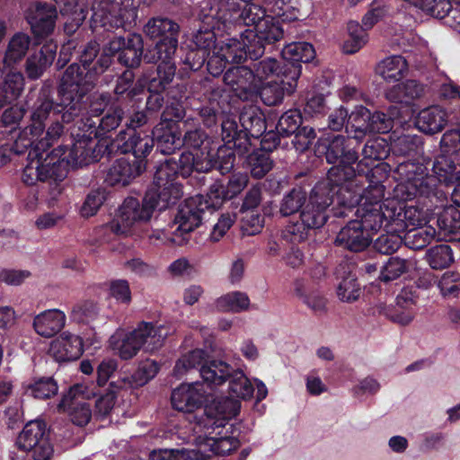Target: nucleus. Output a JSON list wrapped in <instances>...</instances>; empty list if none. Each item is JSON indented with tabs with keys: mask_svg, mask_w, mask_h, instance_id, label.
I'll list each match as a JSON object with an SVG mask.
<instances>
[{
	"mask_svg": "<svg viewBox=\"0 0 460 460\" xmlns=\"http://www.w3.org/2000/svg\"><path fill=\"white\" fill-rule=\"evenodd\" d=\"M88 25L93 39L88 41V87L95 76H101L111 66L117 54L118 62L135 69L145 61L146 49L138 33L118 36L115 31H127L136 22L137 6L135 0H95Z\"/></svg>",
	"mask_w": 460,
	"mask_h": 460,
	"instance_id": "obj_1",
	"label": "nucleus"
},
{
	"mask_svg": "<svg viewBox=\"0 0 460 460\" xmlns=\"http://www.w3.org/2000/svg\"><path fill=\"white\" fill-rule=\"evenodd\" d=\"M316 156L323 157L332 164L330 169H340L349 173L341 187L346 195L356 196V203L363 199H383L384 181L392 168L385 162L370 164L365 159H359V145L341 134H325L319 137L314 147Z\"/></svg>",
	"mask_w": 460,
	"mask_h": 460,
	"instance_id": "obj_2",
	"label": "nucleus"
},
{
	"mask_svg": "<svg viewBox=\"0 0 460 460\" xmlns=\"http://www.w3.org/2000/svg\"><path fill=\"white\" fill-rule=\"evenodd\" d=\"M346 171L328 169L326 178L316 182L299 213V219L289 222L282 230L281 237L287 243L298 244L304 243L311 233L321 229L328 221L329 208L333 203V193H340L341 204L351 206L356 203V196L346 195L341 187L346 181Z\"/></svg>",
	"mask_w": 460,
	"mask_h": 460,
	"instance_id": "obj_3",
	"label": "nucleus"
},
{
	"mask_svg": "<svg viewBox=\"0 0 460 460\" xmlns=\"http://www.w3.org/2000/svg\"><path fill=\"white\" fill-rule=\"evenodd\" d=\"M86 60L80 64L73 63L65 71L58 87L60 102L54 104L46 90L39 95L31 113V124L24 129H30V135L41 136L44 133L43 120L51 113H62V120L70 122L79 116L85 106L84 97L86 94Z\"/></svg>",
	"mask_w": 460,
	"mask_h": 460,
	"instance_id": "obj_4",
	"label": "nucleus"
},
{
	"mask_svg": "<svg viewBox=\"0 0 460 460\" xmlns=\"http://www.w3.org/2000/svg\"><path fill=\"white\" fill-rule=\"evenodd\" d=\"M224 181L217 180L208 188L206 195H195L184 200L179 206L177 214L174 217V223L178 225L177 228L170 234L164 231H152L147 234L150 240L170 241L172 244L182 246L190 240V234L201 225L203 215L206 210H217L222 205L229 200L225 195Z\"/></svg>",
	"mask_w": 460,
	"mask_h": 460,
	"instance_id": "obj_5",
	"label": "nucleus"
},
{
	"mask_svg": "<svg viewBox=\"0 0 460 460\" xmlns=\"http://www.w3.org/2000/svg\"><path fill=\"white\" fill-rule=\"evenodd\" d=\"M314 46L305 41L288 44L281 50V58H266L252 63V69L260 85L268 78H274L288 84V93H293L302 72V63L307 64L315 58Z\"/></svg>",
	"mask_w": 460,
	"mask_h": 460,
	"instance_id": "obj_6",
	"label": "nucleus"
},
{
	"mask_svg": "<svg viewBox=\"0 0 460 460\" xmlns=\"http://www.w3.org/2000/svg\"><path fill=\"white\" fill-rule=\"evenodd\" d=\"M179 191L175 188L164 193L153 183L147 189L142 202L134 197H128L119 207L112 222V230L117 234H132L136 227L146 224L155 210L164 211L175 205Z\"/></svg>",
	"mask_w": 460,
	"mask_h": 460,
	"instance_id": "obj_7",
	"label": "nucleus"
},
{
	"mask_svg": "<svg viewBox=\"0 0 460 460\" xmlns=\"http://www.w3.org/2000/svg\"><path fill=\"white\" fill-rule=\"evenodd\" d=\"M226 402L214 400L203 409V414L194 416L198 426L208 433L201 445L213 456L230 455L240 447L239 439L234 435V424L229 422Z\"/></svg>",
	"mask_w": 460,
	"mask_h": 460,
	"instance_id": "obj_8",
	"label": "nucleus"
},
{
	"mask_svg": "<svg viewBox=\"0 0 460 460\" xmlns=\"http://www.w3.org/2000/svg\"><path fill=\"white\" fill-rule=\"evenodd\" d=\"M206 153L185 150L180 155L178 161L174 158L166 159L157 167L153 183L161 192L169 193L172 188L178 190L179 193L175 198L176 204L183 194L182 184L177 181L179 176L185 179L193 172H208L213 170L212 162Z\"/></svg>",
	"mask_w": 460,
	"mask_h": 460,
	"instance_id": "obj_9",
	"label": "nucleus"
},
{
	"mask_svg": "<svg viewBox=\"0 0 460 460\" xmlns=\"http://www.w3.org/2000/svg\"><path fill=\"white\" fill-rule=\"evenodd\" d=\"M71 136L73 145L66 158L65 146H58L43 157L41 155L42 172L45 181L54 182L63 181L68 173L69 168L77 169L86 166V130L80 127H74Z\"/></svg>",
	"mask_w": 460,
	"mask_h": 460,
	"instance_id": "obj_10",
	"label": "nucleus"
},
{
	"mask_svg": "<svg viewBox=\"0 0 460 460\" xmlns=\"http://www.w3.org/2000/svg\"><path fill=\"white\" fill-rule=\"evenodd\" d=\"M273 8L276 17L267 15L265 9L259 4H248L240 6L233 4L223 16L224 23H233L240 28L253 26L252 31H256L257 25L266 21L269 29H271L270 24H280L279 18L283 22L297 19L298 10L286 4L284 0H276Z\"/></svg>",
	"mask_w": 460,
	"mask_h": 460,
	"instance_id": "obj_11",
	"label": "nucleus"
},
{
	"mask_svg": "<svg viewBox=\"0 0 460 460\" xmlns=\"http://www.w3.org/2000/svg\"><path fill=\"white\" fill-rule=\"evenodd\" d=\"M144 33L153 41L146 48V63L156 64L163 57H174L180 34L177 22L167 17H153L144 26Z\"/></svg>",
	"mask_w": 460,
	"mask_h": 460,
	"instance_id": "obj_12",
	"label": "nucleus"
},
{
	"mask_svg": "<svg viewBox=\"0 0 460 460\" xmlns=\"http://www.w3.org/2000/svg\"><path fill=\"white\" fill-rule=\"evenodd\" d=\"M149 342L146 349H155L162 346L163 338L152 323L142 322L135 330L125 332L117 331L110 338V346L121 359L134 358L140 349Z\"/></svg>",
	"mask_w": 460,
	"mask_h": 460,
	"instance_id": "obj_13",
	"label": "nucleus"
},
{
	"mask_svg": "<svg viewBox=\"0 0 460 460\" xmlns=\"http://www.w3.org/2000/svg\"><path fill=\"white\" fill-rule=\"evenodd\" d=\"M394 119L386 113L376 111L371 112L363 105L355 106L349 113L346 133L353 145L360 146L361 140L368 134H386L394 128Z\"/></svg>",
	"mask_w": 460,
	"mask_h": 460,
	"instance_id": "obj_14",
	"label": "nucleus"
},
{
	"mask_svg": "<svg viewBox=\"0 0 460 460\" xmlns=\"http://www.w3.org/2000/svg\"><path fill=\"white\" fill-rule=\"evenodd\" d=\"M202 373L205 383L211 388L228 382V393L232 397L248 400L253 395V385L244 373L224 360L211 362Z\"/></svg>",
	"mask_w": 460,
	"mask_h": 460,
	"instance_id": "obj_15",
	"label": "nucleus"
},
{
	"mask_svg": "<svg viewBox=\"0 0 460 460\" xmlns=\"http://www.w3.org/2000/svg\"><path fill=\"white\" fill-rule=\"evenodd\" d=\"M394 172L402 184H405L409 191L408 198L413 196L429 197L435 194V190L431 186L434 181L429 174V165L427 158L414 157L406 160H396Z\"/></svg>",
	"mask_w": 460,
	"mask_h": 460,
	"instance_id": "obj_16",
	"label": "nucleus"
},
{
	"mask_svg": "<svg viewBox=\"0 0 460 460\" xmlns=\"http://www.w3.org/2000/svg\"><path fill=\"white\" fill-rule=\"evenodd\" d=\"M18 447L31 454L34 460H49L53 447L49 441V432L45 422H28L17 438Z\"/></svg>",
	"mask_w": 460,
	"mask_h": 460,
	"instance_id": "obj_17",
	"label": "nucleus"
},
{
	"mask_svg": "<svg viewBox=\"0 0 460 460\" xmlns=\"http://www.w3.org/2000/svg\"><path fill=\"white\" fill-rule=\"evenodd\" d=\"M269 29L267 21L257 25L256 31L244 30L240 31L241 40L244 44L245 60L250 58L256 61L265 52V46L273 44L283 38L284 31L280 24H270Z\"/></svg>",
	"mask_w": 460,
	"mask_h": 460,
	"instance_id": "obj_18",
	"label": "nucleus"
},
{
	"mask_svg": "<svg viewBox=\"0 0 460 460\" xmlns=\"http://www.w3.org/2000/svg\"><path fill=\"white\" fill-rule=\"evenodd\" d=\"M223 81L229 86L234 94L242 101H250L258 95L259 80L253 69L247 66H236L228 68L223 75Z\"/></svg>",
	"mask_w": 460,
	"mask_h": 460,
	"instance_id": "obj_19",
	"label": "nucleus"
},
{
	"mask_svg": "<svg viewBox=\"0 0 460 460\" xmlns=\"http://www.w3.org/2000/svg\"><path fill=\"white\" fill-rule=\"evenodd\" d=\"M154 148L151 137L146 133L138 132L134 128L120 130L117 136V151L127 155L132 154V162L135 164H144V171L146 168V157Z\"/></svg>",
	"mask_w": 460,
	"mask_h": 460,
	"instance_id": "obj_20",
	"label": "nucleus"
},
{
	"mask_svg": "<svg viewBox=\"0 0 460 460\" xmlns=\"http://www.w3.org/2000/svg\"><path fill=\"white\" fill-rule=\"evenodd\" d=\"M58 411L66 413L78 427L86 425V385L75 384L63 395L57 406Z\"/></svg>",
	"mask_w": 460,
	"mask_h": 460,
	"instance_id": "obj_21",
	"label": "nucleus"
},
{
	"mask_svg": "<svg viewBox=\"0 0 460 460\" xmlns=\"http://www.w3.org/2000/svg\"><path fill=\"white\" fill-rule=\"evenodd\" d=\"M365 199L366 201L357 208L355 212L357 218L354 220L358 221L373 238L379 230L385 229L386 217H390V214H385V205L381 201L382 199Z\"/></svg>",
	"mask_w": 460,
	"mask_h": 460,
	"instance_id": "obj_22",
	"label": "nucleus"
},
{
	"mask_svg": "<svg viewBox=\"0 0 460 460\" xmlns=\"http://www.w3.org/2000/svg\"><path fill=\"white\" fill-rule=\"evenodd\" d=\"M373 242L358 221L349 219L337 233L333 243L336 247L358 253L366 251Z\"/></svg>",
	"mask_w": 460,
	"mask_h": 460,
	"instance_id": "obj_23",
	"label": "nucleus"
},
{
	"mask_svg": "<svg viewBox=\"0 0 460 460\" xmlns=\"http://www.w3.org/2000/svg\"><path fill=\"white\" fill-rule=\"evenodd\" d=\"M64 133V126L62 123L56 121L52 123L45 132L44 137L30 135V129H23L15 140V150L17 152H26L28 148L38 151L43 155L49 147H51Z\"/></svg>",
	"mask_w": 460,
	"mask_h": 460,
	"instance_id": "obj_24",
	"label": "nucleus"
},
{
	"mask_svg": "<svg viewBox=\"0 0 460 460\" xmlns=\"http://www.w3.org/2000/svg\"><path fill=\"white\" fill-rule=\"evenodd\" d=\"M117 151V139L110 136H102L96 129V121L88 119V165L90 164L109 162Z\"/></svg>",
	"mask_w": 460,
	"mask_h": 460,
	"instance_id": "obj_25",
	"label": "nucleus"
},
{
	"mask_svg": "<svg viewBox=\"0 0 460 460\" xmlns=\"http://www.w3.org/2000/svg\"><path fill=\"white\" fill-rule=\"evenodd\" d=\"M205 391L198 382L182 384L172 392L171 403L178 411L191 413L202 408Z\"/></svg>",
	"mask_w": 460,
	"mask_h": 460,
	"instance_id": "obj_26",
	"label": "nucleus"
},
{
	"mask_svg": "<svg viewBox=\"0 0 460 460\" xmlns=\"http://www.w3.org/2000/svg\"><path fill=\"white\" fill-rule=\"evenodd\" d=\"M57 10L51 4L37 3L28 7L25 19L36 37H45L55 27Z\"/></svg>",
	"mask_w": 460,
	"mask_h": 460,
	"instance_id": "obj_27",
	"label": "nucleus"
},
{
	"mask_svg": "<svg viewBox=\"0 0 460 460\" xmlns=\"http://www.w3.org/2000/svg\"><path fill=\"white\" fill-rule=\"evenodd\" d=\"M221 139L224 146L234 148L239 156L247 155L252 146L247 132L241 127V123L234 119H222Z\"/></svg>",
	"mask_w": 460,
	"mask_h": 460,
	"instance_id": "obj_28",
	"label": "nucleus"
},
{
	"mask_svg": "<svg viewBox=\"0 0 460 460\" xmlns=\"http://www.w3.org/2000/svg\"><path fill=\"white\" fill-rule=\"evenodd\" d=\"M417 289L404 288L396 296V305L393 308L385 310V315L394 323L402 325L409 324L415 314V306L418 300Z\"/></svg>",
	"mask_w": 460,
	"mask_h": 460,
	"instance_id": "obj_29",
	"label": "nucleus"
},
{
	"mask_svg": "<svg viewBox=\"0 0 460 460\" xmlns=\"http://www.w3.org/2000/svg\"><path fill=\"white\" fill-rule=\"evenodd\" d=\"M49 351L58 362L76 360L84 352L83 338L64 332L59 337L51 341Z\"/></svg>",
	"mask_w": 460,
	"mask_h": 460,
	"instance_id": "obj_30",
	"label": "nucleus"
},
{
	"mask_svg": "<svg viewBox=\"0 0 460 460\" xmlns=\"http://www.w3.org/2000/svg\"><path fill=\"white\" fill-rule=\"evenodd\" d=\"M144 164H135L127 158H119L106 172L104 182L109 186H126L144 172Z\"/></svg>",
	"mask_w": 460,
	"mask_h": 460,
	"instance_id": "obj_31",
	"label": "nucleus"
},
{
	"mask_svg": "<svg viewBox=\"0 0 460 460\" xmlns=\"http://www.w3.org/2000/svg\"><path fill=\"white\" fill-rule=\"evenodd\" d=\"M456 156L454 154L441 152L434 160L428 157L429 171L431 170L436 179L446 186L453 185L460 180Z\"/></svg>",
	"mask_w": 460,
	"mask_h": 460,
	"instance_id": "obj_32",
	"label": "nucleus"
},
{
	"mask_svg": "<svg viewBox=\"0 0 460 460\" xmlns=\"http://www.w3.org/2000/svg\"><path fill=\"white\" fill-rule=\"evenodd\" d=\"M229 94L223 87H216L210 92L208 102L201 105L199 115L207 128H212L222 118L224 108L228 104Z\"/></svg>",
	"mask_w": 460,
	"mask_h": 460,
	"instance_id": "obj_33",
	"label": "nucleus"
},
{
	"mask_svg": "<svg viewBox=\"0 0 460 460\" xmlns=\"http://www.w3.org/2000/svg\"><path fill=\"white\" fill-rule=\"evenodd\" d=\"M151 139L156 151L164 155H172L180 149V127L157 123L152 129Z\"/></svg>",
	"mask_w": 460,
	"mask_h": 460,
	"instance_id": "obj_34",
	"label": "nucleus"
},
{
	"mask_svg": "<svg viewBox=\"0 0 460 460\" xmlns=\"http://www.w3.org/2000/svg\"><path fill=\"white\" fill-rule=\"evenodd\" d=\"M66 314L59 309H49L37 314L33 319V328L41 337L51 338L65 327Z\"/></svg>",
	"mask_w": 460,
	"mask_h": 460,
	"instance_id": "obj_35",
	"label": "nucleus"
},
{
	"mask_svg": "<svg viewBox=\"0 0 460 460\" xmlns=\"http://www.w3.org/2000/svg\"><path fill=\"white\" fill-rule=\"evenodd\" d=\"M156 64L158 65L155 71L147 78L146 89L147 92L164 93L171 87L175 76L176 65L174 57L171 58L163 57Z\"/></svg>",
	"mask_w": 460,
	"mask_h": 460,
	"instance_id": "obj_36",
	"label": "nucleus"
},
{
	"mask_svg": "<svg viewBox=\"0 0 460 460\" xmlns=\"http://www.w3.org/2000/svg\"><path fill=\"white\" fill-rule=\"evenodd\" d=\"M213 361L222 360L210 358L204 349H196L183 355L181 358H179L176 361L175 366L173 367V374L177 377H181L189 371L197 370L199 372V376L205 383V376L202 371L205 369L206 367H208L209 364Z\"/></svg>",
	"mask_w": 460,
	"mask_h": 460,
	"instance_id": "obj_37",
	"label": "nucleus"
},
{
	"mask_svg": "<svg viewBox=\"0 0 460 460\" xmlns=\"http://www.w3.org/2000/svg\"><path fill=\"white\" fill-rule=\"evenodd\" d=\"M424 93L425 86L423 84L416 80H407L388 88L385 92V98L391 102L409 106L415 100L420 99Z\"/></svg>",
	"mask_w": 460,
	"mask_h": 460,
	"instance_id": "obj_38",
	"label": "nucleus"
},
{
	"mask_svg": "<svg viewBox=\"0 0 460 460\" xmlns=\"http://www.w3.org/2000/svg\"><path fill=\"white\" fill-rule=\"evenodd\" d=\"M447 122L446 111L437 105L423 109L415 119L417 128L427 135H434L442 131Z\"/></svg>",
	"mask_w": 460,
	"mask_h": 460,
	"instance_id": "obj_39",
	"label": "nucleus"
},
{
	"mask_svg": "<svg viewBox=\"0 0 460 460\" xmlns=\"http://www.w3.org/2000/svg\"><path fill=\"white\" fill-rule=\"evenodd\" d=\"M31 45V39L25 33L14 34L9 41L4 58L0 62V79L3 77L4 69L13 63L22 60Z\"/></svg>",
	"mask_w": 460,
	"mask_h": 460,
	"instance_id": "obj_40",
	"label": "nucleus"
},
{
	"mask_svg": "<svg viewBox=\"0 0 460 460\" xmlns=\"http://www.w3.org/2000/svg\"><path fill=\"white\" fill-rule=\"evenodd\" d=\"M239 122L251 140L259 139L267 129L265 114L258 108L243 111L239 115Z\"/></svg>",
	"mask_w": 460,
	"mask_h": 460,
	"instance_id": "obj_41",
	"label": "nucleus"
},
{
	"mask_svg": "<svg viewBox=\"0 0 460 460\" xmlns=\"http://www.w3.org/2000/svg\"><path fill=\"white\" fill-rule=\"evenodd\" d=\"M460 219V210L455 206H445L437 208L429 220L430 225H436L439 235L447 237L449 233H452L453 229L456 228V224H458Z\"/></svg>",
	"mask_w": 460,
	"mask_h": 460,
	"instance_id": "obj_42",
	"label": "nucleus"
},
{
	"mask_svg": "<svg viewBox=\"0 0 460 460\" xmlns=\"http://www.w3.org/2000/svg\"><path fill=\"white\" fill-rule=\"evenodd\" d=\"M309 193L302 186H295L287 191L279 206V213L281 217H287L300 213Z\"/></svg>",
	"mask_w": 460,
	"mask_h": 460,
	"instance_id": "obj_43",
	"label": "nucleus"
},
{
	"mask_svg": "<svg viewBox=\"0 0 460 460\" xmlns=\"http://www.w3.org/2000/svg\"><path fill=\"white\" fill-rule=\"evenodd\" d=\"M92 80L93 83L88 87V119L90 121H93L92 117H99L102 115L111 101V95L106 92L90 94V92L95 86L102 85L107 83L106 76L102 75L101 76H95Z\"/></svg>",
	"mask_w": 460,
	"mask_h": 460,
	"instance_id": "obj_44",
	"label": "nucleus"
},
{
	"mask_svg": "<svg viewBox=\"0 0 460 460\" xmlns=\"http://www.w3.org/2000/svg\"><path fill=\"white\" fill-rule=\"evenodd\" d=\"M24 77L21 72L10 71L0 88V110L7 103L15 101L22 93Z\"/></svg>",
	"mask_w": 460,
	"mask_h": 460,
	"instance_id": "obj_45",
	"label": "nucleus"
},
{
	"mask_svg": "<svg viewBox=\"0 0 460 460\" xmlns=\"http://www.w3.org/2000/svg\"><path fill=\"white\" fill-rule=\"evenodd\" d=\"M408 70L406 59L400 55L388 57L382 60L376 68V72L385 81H399Z\"/></svg>",
	"mask_w": 460,
	"mask_h": 460,
	"instance_id": "obj_46",
	"label": "nucleus"
},
{
	"mask_svg": "<svg viewBox=\"0 0 460 460\" xmlns=\"http://www.w3.org/2000/svg\"><path fill=\"white\" fill-rule=\"evenodd\" d=\"M245 162L251 175L255 179L263 178L273 167V160L270 154L263 150L254 149L245 155Z\"/></svg>",
	"mask_w": 460,
	"mask_h": 460,
	"instance_id": "obj_47",
	"label": "nucleus"
},
{
	"mask_svg": "<svg viewBox=\"0 0 460 460\" xmlns=\"http://www.w3.org/2000/svg\"><path fill=\"white\" fill-rule=\"evenodd\" d=\"M422 144L420 137L403 135L392 145V153L396 160L418 157Z\"/></svg>",
	"mask_w": 460,
	"mask_h": 460,
	"instance_id": "obj_48",
	"label": "nucleus"
},
{
	"mask_svg": "<svg viewBox=\"0 0 460 460\" xmlns=\"http://www.w3.org/2000/svg\"><path fill=\"white\" fill-rule=\"evenodd\" d=\"M436 235L437 230L432 225H429L408 230L402 239L408 248L419 251L426 248Z\"/></svg>",
	"mask_w": 460,
	"mask_h": 460,
	"instance_id": "obj_49",
	"label": "nucleus"
},
{
	"mask_svg": "<svg viewBox=\"0 0 460 460\" xmlns=\"http://www.w3.org/2000/svg\"><path fill=\"white\" fill-rule=\"evenodd\" d=\"M125 385V379L119 381V383L111 381L109 388L105 389L103 394L101 392L93 391L92 394L93 397L99 394V398L95 402V412L102 417L108 415L115 404L117 392L120 389H123Z\"/></svg>",
	"mask_w": 460,
	"mask_h": 460,
	"instance_id": "obj_50",
	"label": "nucleus"
},
{
	"mask_svg": "<svg viewBox=\"0 0 460 460\" xmlns=\"http://www.w3.org/2000/svg\"><path fill=\"white\" fill-rule=\"evenodd\" d=\"M425 260L433 270H444L454 262V253L450 245L437 244L427 250Z\"/></svg>",
	"mask_w": 460,
	"mask_h": 460,
	"instance_id": "obj_51",
	"label": "nucleus"
},
{
	"mask_svg": "<svg viewBox=\"0 0 460 460\" xmlns=\"http://www.w3.org/2000/svg\"><path fill=\"white\" fill-rule=\"evenodd\" d=\"M209 138L205 130L196 128L187 130L183 135L181 134L180 149L181 147L187 150L199 152H209Z\"/></svg>",
	"mask_w": 460,
	"mask_h": 460,
	"instance_id": "obj_52",
	"label": "nucleus"
},
{
	"mask_svg": "<svg viewBox=\"0 0 460 460\" xmlns=\"http://www.w3.org/2000/svg\"><path fill=\"white\" fill-rule=\"evenodd\" d=\"M430 15L443 19L446 16H452L454 12L449 0H403Z\"/></svg>",
	"mask_w": 460,
	"mask_h": 460,
	"instance_id": "obj_53",
	"label": "nucleus"
},
{
	"mask_svg": "<svg viewBox=\"0 0 460 460\" xmlns=\"http://www.w3.org/2000/svg\"><path fill=\"white\" fill-rule=\"evenodd\" d=\"M304 117L299 109H290L281 114L276 124L284 137H291L296 131L305 126Z\"/></svg>",
	"mask_w": 460,
	"mask_h": 460,
	"instance_id": "obj_54",
	"label": "nucleus"
},
{
	"mask_svg": "<svg viewBox=\"0 0 460 460\" xmlns=\"http://www.w3.org/2000/svg\"><path fill=\"white\" fill-rule=\"evenodd\" d=\"M250 305L249 296L240 291L227 293L216 301V306L222 312L239 313L248 309Z\"/></svg>",
	"mask_w": 460,
	"mask_h": 460,
	"instance_id": "obj_55",
	"label": "nucleus"
},
{
	"mask_svg": "<svg viewBox=\"0 0 460 460\" xmlns=\"http://www.w3.org/2000/svg\"><path fill=\"white\" fill-rule=\"evenodd\" d=\"M288 84L279 80H273L265 85H261L258 95L261 102L267 106H276L283 102L285 93H288Z\"/></svg>",
	"mask_w": 460,
	"mask_h": 460,
	"instance_id": "obj_56",
	"label": "nucleus"
},
{
	"mask_svg": "<svg viewBox=\"0 0 460 460\" xmlns=\"http://www.w3.org/2000/svg\"><path fill=\"white\" fill-rule=\"evenodd\" d=\"M27 156V164L23 168L22 180L28 185H33L38 181H45L41 165V155L38 151L30 148Z\"/></svg>",
	"mask_w": 460,
	"mask_h": 460,
	"instance_id": "obj_57",
	"label": "nucleus"
},
{
	"mask_svg": "<svg viewBox=\"0 0 460 460\" xmlns=\"http://www.w3.org/2000/svg\"><path fill=\"white\" fill-rule=\"evenodd\" d=\"M349 37L344 41L343 51L347 54L358 52L366 43L367 34L366 28L358 22L350 21L347 25Z\"/></svg>",
	"mask_w": 460,
	"mask_h": 460,
	"instance_id": "obj_58",
	"label": "nucleus"
},
{
	"mask_svg": "<svg viewBox=\"0 0 460 460\" xmlns=\"http://www.w3.org/2000/svg\"><path fill=\"white\" fill-rule=\"evenodd\" d=\"M206 155L209 157L212 162L213 169H217L221 174L230 172L234 168L235 163V156L238 155L237 152L226 146H221L217 148L215 155L211 152H207Z\"/></svg>",
	"mask_w": 460,
	"mask_h": 460,
	"instance_id": "obj_59",
	"label": "nucleus"
},
{
	"mask_svg": "<svg viewBox=\"0 0 460 460\" xmlns=\"http://www.w3.org/2000/svg\"><path fill=\"white\" fill-rule=\"evenodd\" d=\"M360 150L365 162L384 161L392 152V145L385 138L378 137L367 140Z\"/></svg>",
	"mask_w": 460,
	"mask_h": 460,
	"instance_id": "obj_60",
	"label": "nucleus"
},
{
	"mask_svg": "<svg viewBox=\"0 0 460 460\" xmlns=\"http://www.w3.org/2000/svg\"><path fill=\"white\" fill-rule=\"evenodd\" d=\"M214 30V26L203 22L200 24L199 30L193 33L191 43L195 48L204 50V52L208 54L217 49V35Z\"/></svg>",
	"mask_w": 460,
	"mask_h": 460,
	"instance_id": "obj_61",
	"label": "nucleus"
},
{
	"mask_svg": "<svg viewBox=\"0 0 460 460\" xmlns=\"http://www.w3.org/2000/svg\"><path fill=\"white\" fill-rule=\"evenodd\" d=\"M228 64H242L245 61L244 44L236 38L226 39L217 48Z\"/></svg>",
	"mask_w": 460,
	"mask_h": 460,
	"instance_id": "obj_62",
	"label": "nucleus"
},
{
	"mask_svg": "<svg viewBox=\"0 0 460 460\" xmlns=\"http://www.w3.org/2000/svg\"><path fill=\"white\" fill-rule=\"evenodd\" d=\"M124 119L125 111L120 106L111 107L105 115L96 122L98 134L108 136L111 130L117 128L124 121Z\"/></svg>",
	"mask_w": 460,
	"mask_h": 460,
	"instance_id": "obj_63",
	"label": "nucleus"
},
{
	"mask_svg": "<svg viewBox=\"0 0 460 460\" xmlns=\"http://www.w3.org/2000/svg\"><path fill=\"white\" fill-rule=\"evenodd\" d=\"M385 234L378 236L373 243V248L379 253L391 255L397 252L403 243V239L400 234L392 232L390 229H385Z\"/></svg>",
	"mask_w": 460,
	"mask_h": 460,
	"instance_id": "obj_64",
	"label": "nucleus"
}]
</instances>
